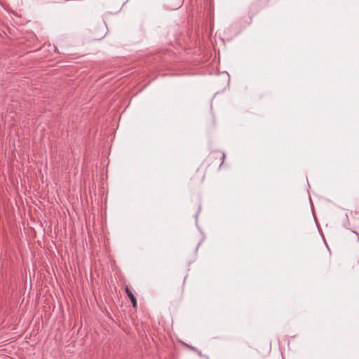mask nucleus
I'll use <instances>...</instances> for the list:
<instances>
[{
	"label": "nucleus",
	"mask_w": 359,
	"mask_h": 359,
	"mask_svg": "<svg viewBox=\"0 0 359 359\" xmlns=\"http://www.w3.org/2000/svg\"><path fill=\"white\" fill-rule=\"evenodd\" d=\"M224 158L225 155L223 152L215 151L208 156V161L220 167L224 163Z\"/></svg>",
	"instance_id": "nucleus-1"
},
{
	"label": "nucleus",
	"mask_w": 359,
	"mask_h": 359,
	"mask_svg": "<svg viewBox=\"0 0 359 359\" xmlns=\"http://www.w3.org/2000/svg\"><path fill=\"white\" fill-rule=\"evenodd\" d=\"M196 353H197V354H198L199 355H201V351H197V352H196Z\"/></svg>",
	"instance_id": "nucleus-6"
},
{
	"label": "nucleus",
	"mask_w": 359,
	"mask_h": 359,
	"mask_svg": "<svg viewBox=\"0 0 359 359\" xmlns=\"http://www.w3.org/2000/svg\"><path fill=\"white\" fill-rule=\"evenodd\" d=\"M126 292L128 297H129V299H130L133 306L134 308H135L137 306V302H136V299H135V296L133 295L132 292L128 287H126Z\"/></svg>",
	"instance_id": "nucleus-2"
},
{
	"label": "nucleus",
	"mask_w": 359,
	"mask_h": 359,
	"mask_svg": "<svg viewBox=\"0 0 359 359\" xmlns=\"http://www.w3.org/2000/svg\"><path fill=\"white\" fill-rule=\"evenodd\" d=\"M189 348H190L191 350H193L194 351H195V352H197V351H198V350H197L196 348H194V347L189 346Z\"/></svg>",
	"instance_id": "nucleus-4"
},
{
	"label": "nucleus",
	"mask_w": 359,
	"mask_h": 359,
	"mask_svg": "<svg viewBox=\"0 0 359 359\" xmlns=\"http://www.w3.org/2000/svg\"><path fill=\"white\" fill-rule=\"evenodd\" d=\"M189 348H190L191 350H193L194 351H195V352H197V351H198V350H197L196 348H194V347L189 346Z\"/></svg>",
	"instance_id": "nucleus-5"
},
{
	"label": "nucleus",
	"mask_w": 359,
	"mask_h": 359,
	"mask_svg": "<svg viewBox=\"0 0 359 359\" xmlns=\"http://www.w3.org/2000/svg\"><path fill=\"white\" fill-rule=\"evenodd\" d=\"M189 348H190L191 350H193L194 351H195V352H197V351H198V350H197L196 348H194V347L189 346Z\"/></svg>",
	"instance_id": "nucleus-3"
}]
</instances>
